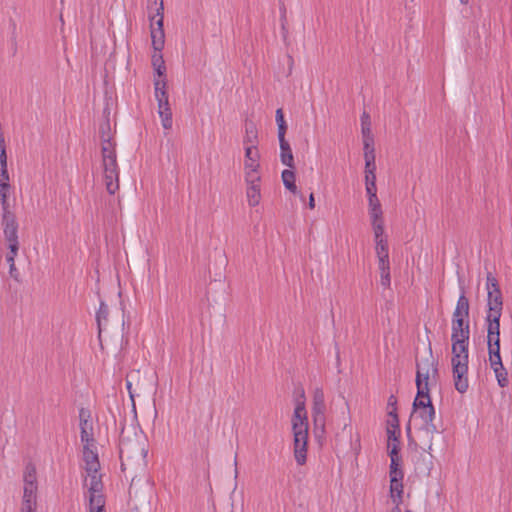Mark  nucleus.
<instances>
[{"label":"nucleus","mask_w":512,"mask_h":512,"mask_svg":"<svg viewBox=\"0 0 512 512\" xmlns=\"http://www.w3.org/2000/svg\"><path fill=\"white\" fill-rule=\"evenodd\" d=\"M376 184V174L365 173V185Z\"/></svg>","instance_id":"obj_54"},{"label":"nucleus","mask_w":512,"mask_h":512,"mask_svg":"<svg viewBox=\"0 0 512 512\" xmlns=\"http://www.w3.org/2000/svg\"><path fill=\"white\" fill-rule=\"evenodd\" d=\"M21 512H36V508H21Z\"/></svg>","instance_id":"obj_59"},{"label":"nucleus","mask_w":512,"mask_h":512,"mask_svg":"<svg viewBox=\"0 0 512 512\" xmlns=\"http://www.w3.org/2000/svg\"><path fill=\"white\" fill-rule=\"evenodd\" d=\"M238 475V470H237V467L235 468V476L237 477Z\"/></svg>","instance_id":"obj_64"},{"label":"nucleus","mask_w":512,"mask_h":512,"mask_svg":"<svg viewBox=\"0 0 512 512\" xmlns=\"http://www.w3.org/2000/svg\"><path fill=\"white\" fill-rule=\"evenodd\" d=\"M2 148H6L5 147V139H4L3 134H0V149H2Z\"/></svg>","instance_id":"obj_58"},{"label":"nucleus","mask_w":512,"mask_h":512,"mask_svg":"<svg viewBox=\"0 0 512 512\" xmlns=\"http://www.w3.org/2000/svg\"><path fill=\"white\" fill-rule=\"evenodd\" d=\"M376 171V164L375 162H365V173H369V174H372V173H375Z\"/></svg>","instance_id":"obj_53"},{"label":"nucleus","mask_w":512,"mask_h":512,"mask_svg":"<svg viewBox=\"0 0 512 512\" xmlns=\"http://www.w3.org/2000/svg\"><path fill=\"white\" fill-rule=\"evenodd\" d=\"M260 154L256 145L245 147V179H256V176H260L258 170Z\"/></svg>","instance_id":"obj_7"},{"label":"nucleus","mask_w":512,"mask_h":512,"mask_svg":"<svg viewBox=\"0 0 512 512\" xmlns=\"http://www.w3.org/2000/svg\"><path fill=\"white\" fill-rule=\"evenodd\" d=\"M363 149H364V159H365V162H367V161L375 162V149H374V145H370L369 148H365V146H364Z\"/></svg>","instance_id":"obj_44"},{"label":"nucleus","mask_w":512,"mask_h":512,"mask_svg":"<svg viewBox=\"0 0 512 512\" xmlns=\"http://www.w3.org/2000/svg\"><path fill=\"white\" fill-rule=\"evenodd\" d=\"M399 450L400 448L396 444L392 446L389 444V456L391 458L389 471L390 480L403 481L404 473L400 468L401 458L399 457Z\"/></svg>","instance_id":"obj_11"},{"label":"nucleus","mask_w":512,"mask_h":512,"mask_svg":"<svg viewBox=\"0 0 512 512\" xmlns=\"http://www.w3.org/2000/svg\"><path fill=\"white\" fill-rule=\"evenodd\" d=\"M380 282L384 288H389L391 284L390 270L380 271Z\"/></svg>","instance_id":"obj_42"},{"label":"nucleus","mask_w":512,"mask_h":512,"mask_svg":"<svg viewBox=\"0 0 512 512\" xmlns=\"http://www.w3.org/2000/svg\"><path fill=\"white\" fill-rule=\"evenodd\" d=\"M381 204L380 201L376 196L368 197V208H380Z\"/></svg>","instance_id":"obj_49"},{"label":"nucleus","mask_w":512,"mask_h":512,"mask_svg":"<svg viewBox=\"0 0 512 512\" xmlns=\"http://www.w3.org/2000/svg\"><path fill=\"white\" fill-rule=\"evenodd\" d=\"M282 181L286 189L291 191L294 194L298 193L297 186L295 184V173L292 170H284L282 172Z\"/></svg>","instance_id":"obj_33"},{"label":"nucleus","mask_w":512,"mask_h":512,"mask_svg":"<svg viewBox=\"0 0 512 512\" xmlns=\"http://www.w3.org/2000/svg\"><path fill=\"white\" fill-rule=\"evenodd\" d=\"M9 252L6 254V261L8 262L9 266L12 264H15V257L17 256L19 246H15V249L13 246H8Z\"/></svg>","instance_id":"obj_43"},{"label":"nucleus","mask_w":512,"mask_h":512,"mask_svg":"<svg viewBox=\"0 0 512 512\" xmlns=\"http://www.w3.org/2000/svg\"><path fill=\"white\" fill-rule=\"evenodd\" d=\"M325 396L322 388H315L313 392V407L312 413L315 424H324L325 421Z\"/></svg>","instance_id":"obj_10"},{"label":"nucleus","mask_w":512,"mask_h":512,"mask_svg":"<svg viewBox=\"0 0 512 512\" xmlns=\"http://www.w3.org/2000/svg\"><path fill=\"white\" fill-rule=\"evenodd\" d=\"M159 61H160V64H159V65H157V64H156V61H154V62H153V64H154V66L156 67V68H155V70H156L157 74H158L159 76H162V75L164 74V72H165L166 68H165V66H164V61H163V59H162V57H161V56L159 57Z\"/></svg>","instance_id":"obj_51"},{"label":"nucleus","mask_w":512,"mask_h":512,"mask_svg":"<svg viewBox=\"0 0 512 512\" xmlns=\"http://www.w3.org/2000/svg\"><path fill=\"white\" fill-rule=\"evenodd\" d=\"M374 240H375V251L378 258H388L389 252H388V242L387 239L384 237V232H380V234L377 236V234H374Z\"/></svg>","instance_id":"obj_26"},{"label":"nucleus","mask_w":512,"mask_h":512,"mask_svg":"<svg viewBox=\"0 0 512 512\" xmlns=\"http://www.w3.org/2000/svg\"><path fill=\"white\" fill-rule=\"evenodd\" d=\"M1 224L3 227V233L5 240L8 242V246H19L18 240V222L16 215L12 211H6L2 213Z\"/></svg>","instance_id":"obj_6"},{"label":"nucleus","mask_w":512,"mask_h":512,"mask_svg":"<svg viewBox=\"0 0 512 512\" xmlns=\"http://www.w3.org/2000/svg\"><path fill=\"white\" fill-rule=\"evenodd\" d=\"M469 300L462 293L457 301L456 308L453 312L452 320L461 319V321H469Z\"/></svg>","instance_id":"obj_19"},{"label":"nucleus","mask_w":512,"mask_h":512,"mask_svg":"<svg viewBox=\"0 0 512 512\" xmlns=\"http://www.w3.org/2000/svg\"><path fill=\"white\" fill-rule=\"evenodd\" d=\"M11 186H5V188L0 186V202H1V208L2 213L6 211H11L10 205L8 202V197L10 194Z\"/></svg>","instance_id":"obj_40"},{"label":"nucleus","mask_w":512,"mask_h":512,"mask_svg":"<svg viewBox=\"0 0 512 512\" xmlns=\"http://www.w3.org/2000/svg\"><path fill=\"white\" fill-rule=\"evenodd\" d=\"M294 457L298 465L307 460L308 423L304 403H298L293 414Z\"/></svg>","instance_id":"obj_3"},{"label":"nucleus","mask_w":512,"mask_h":512,"mask_svg":"<svg viewBox=\"0 0 512 512\" xmlns=\"http://www.w3.org/2000/svg\"><path fill=\"white\" fill-rule=\"evenodd\" d=\"M489 363L495 373L498 385L502 388L507 387L509 384L508 374L502 363L501 354L496 357H489Z\"/></svg>","instance_id":"obj_13"},{"label":"nucleus","mask_w":512,"mask_h":512,"mask_svg":"<svg viewBox=\"0 0 512 512\" xmlns=\"http://www.w3.org/2000/svg\"><path fill=\"white\" fill-rule=\"evenodd\" d=\"M416 385L428 383L430 372L437 374L438 370L436 367V361L432 356V349L429 346V356L416 364Z\"/></svg>","instance_id":"obj_8"},{"label":"nucleus","mask_w":512,"mask_h":512,"mask_svg":"<svg viewBox=\"0 0 512 512\" xmlns=\"http://www.w3.org/2000/svg\"><path fill=\"white\" fill-rule=\"evenodd\" d=\"M79 420H80V438L81 442L84 444L94 443L93 438V424L91 421V414L88 409L81 408L79 410Z\"/></svg>","instance_id":"obj_9"},{"label":"nucleus","mask_w":512,"mask_h":512,"mask_svg":"<svg viewBox=\"0 0 512 512\" xmlns=\"http://www.w3.org/2000/svg\"><path fill=\"white\" fill-rule=\"evenodd\" d=\"M108 314H109L108 306L104 302H100L99 309H98V311L96 313V320H97V324H98L99 337L101 336L102 331L107 326Z\"/></svg>","instance_id":"obj_30"},{"label":"nucleus","mask_w":512,"mask_h":512,"mask_svg":"<svg viewBox=\"0 0 512 512\" xmlns=\"http://www.w3.org/2000/svg\"><path fill=\"white\" fill-rule=\"evenodd\" d=\"M285 12H286V9L285 7L283 6L282 7V18L285 19Z\"/></svg>","instance_id":"obj_61"},{"label":"nucleus","mask_w":512,"mask_h":512,"mask_svg":"<svg viewBox=\"0 0 512 512\" xmlns=\"http://www.w3.org/2000/svg\"><path fill=\"white\" fill-rule=\"evenodd\" d=\"M378 267L380 271L390 270L389 257L388 258H378Z\"/></svg>","instance_id":"obj_47"},{"label":"nucleus","mask_w":512,"mask_h":512,"mask_svg":"<svg viewBox=\"0 0 512 512\" xmlns=\"http://www.w3.org/2000/svg\"><path fill=\"white\" fill-rule=\"evenodd\" d=\"M452 341V347L451 352L452 354H460L465 355L469 354V338H459V339H451Z\"/></svg>","instance_id":"obj_32"},{"label":"nucleus","mask_w":512,"mask_h":512,"mask_svg":"<svg viewBox=\"0 0 512 512\" xmlns=\"http://www.w3.org/2000/svg\"><path fill=\"white\" fill-rule=\"evenodd\" d=\"M452 374L455 389L461 394L467 392L469 388L468 368H459L458 371L456 368L452 369Z\"/></svg>","instance_id":"obj_16"},{"label":"nucleus","mask_w":512,"mask_h":512,"mask_svg":"<svg viewBox=\"0 0 512 512\" xmlns=\"http://www.w3.org/2000/svg\"><path fill=\"white\" fill-rule=\"evenodd\" d=\"M487 305V315L501 316L503 308L502 293L495 291L493 294H488Z\"/></svg>","instance_id":"obj_20"},{"label":"nucleus","mask_w":512,"mask_h":512,"mask_svg":"<svg viewBox=\"0 0 512 512\" xmlns=\"http://www.w3.org/2000/svg\"><path fill=\"white\" fill-rule=\"evenodd\" d=\"M487 346L489 357H496L500 354V332L487 333Z\"/></svg>","instance_id":"obj_27"},{"label":"nucleus","mask_w":512,"mask_h":512,"mask_svg":"<svg viewBox=\"0 0 512 512\" xmlns=\"http://www.w3.org/2000/svg\"><path fill=\"white\" fill-rule=\"evenodd\" d=\"M146 456L147 449L143 436L137 434L133 429H122L119 438V457L122 470L125 471L127 466L144 465Z\"/></svg>","instance_id":"obj_2"},{"label":"nucleus","mask_w":512,"mask_h":512,"mask_svg":"<svg viewBox=\"0 0 512 512\" xmlns=\"http://www.w3.org/2000/svg\"><path fill=\"white\" fill-rule=\"evenodd\" d=\"M390 494L396 507L402 502L403 483L400 480H390Z\"/></svg>","instance_id":"obj_31"},{"label":"nucleus","mask_w":512,"mask_h":512,"mask_svg":"<svg viewBox=\"0 0 512 512\" xmlns=\"http://www.w3.org/2000/svg\"><path fill=\"white\" fill-rule=\"evenodd\" d=\"M396 402H397L396 398L393 395H391L388 400V405L394 406V405H396Z\"/></svg>","instance_id":"obj_57"},{"label":"nucleus","mask_w":512,"mask_h":512,"mask_svg":"<svg viewBox=\"0 0 512 512\" xmlns=\"http://www.w3.org/2000/svg\"><path fill=\"white\" fill-rule=\"evenodd\" d=\"M152 45L156 51H161L165 44L164 29L155 28L154 23L150 24Z\"/></svg>","instance_id":"obj_25"},{"label":"nucleus","mask_w":512,"mask_h":512,"mask_svg":"<svg viewBox=\"0 0 512 512\" xmlns=\"http://www.w3.org/2000/svg\"><path fill=\"white\" fill-rule=\"evenodd\" d=\"M104 183L109 194L119 189V167L117 163L116 144H104L101 148Z\"/></svg>","instance_id":"obj_4"},{"label":"nucleus","mask_w":512,"mask_h":512,"mask_svg":"<svg viewBox=\"0 0 512 512\" xmlns=\"http://www.w3.org/2000/svg\"><path fill=\"white\" fill-rule=\"evenodd\" d=\"M366 192H367L368 197L376 196L377 195L376 194V192H377L376 184L366 185Z\"/></svg>","instance_id":"obj_55"},{"label":"nucleus","mask_w":512,"mask_h":512,"mask_svg":"<svg viewBox=\"0 0 512 512\" xmlns=\"http://www.w3.org/2000/svg\"><path fill=\"white\" fill-rule=\"evenodd\" d=\"M23 480L24 485H37L36 468L32 463L26 465Z\"/></svg>","instance_id":"obj_36"},{"label":"nucleus","mask_w":512,"mask_h":512,"mask_svg":"<svg viewBox=\"0 0 512 512\" xmlns=\"http://www.w3.org/2000/svg\"><path fill=\"white\" fill-rule=\"evenodd\" d=\"M9 274L15 281L20 282V272L16 268L15 264L9 266Z\"/></svg>","instance_id":"obj_48"},{"label":"nucleus","mask_w":512,"mask_h":512,"mask_svg":"<svg viewBox=\"0 0 512 512\" xmlns=\"http://www.w3.org/2000/svg\"><path fill=\"white\" fill-rule=\"evenodd\" d=\"M155 97L158 102V110L170 107L167 93V83L165 80H155Z\"/></svg>","instance_id":"obj_17"},{"label":"nucleus","mask_w":512,"mask_h":512,"mask_svg":"<svg viewBox=\"0 0 512 512\" xmlns=\"http://www.w3.org/2000/svg\"><path fill=\"white\" fill-rule=\"evenodd\" d=\"M486 289L488 294L501 292L497 279L490 272L487 274Z\"/></svg>","instance_id":"obj_41"},{"label":"nucleus","mask_w":512,"mask_h":512,"mask_svg":"<svg viewBox=\"0 0 512 512\" xmlns=\"http://www.w3.org/2000/svg\"><path fill=\"white\" fill-rule=\"evenodd\" d=\"M369 215L371 219V225L373 228L374 234L377 236L380 232H384V220H383V211L382 208H368Z\"/></svg>","instance_id":"obj_23"},{"label":"nucleus","mask_w":512,"mask_h":512,"mask_svg":"<svg viewBox=\"0 0 512 512\" xmlns=\"http://www.w3.org/2000/svg\"><path fill=\"white\" fill-rule=\"evenodd\" d=\"M469 363V354L460 355V354H452L451 365L452 369L458 371L459 368H468Z\"/></svg>","instance_id":"obj_37"},{"label":"nucleus","mask_w":512,"mask_h":512,"mask_svg":"<svg viewBox=\"0 0 512 512\" xmlns=\"http://www.w3.org/2000/svg\"><path fill=\"white\" fill-rule=\"evenodd\" d=\"M0 186H3L4 188L5 186H11L8 169L0 170Z\"/></svg>","instance_id":"obj_45"},{"label":"nucleus","mask_w":512,"mask_h":512,"mask_svg":"<svg viewBox=\"0 0 512 512\" xmlns=\"http://www.w3.org/2000/svg\"><path fill=\"white\" fill-rule=\"evenodd\" d=\"M155 6H156L155 14L149 17L150 21H151V23H154L155 28L164 29L163 28V21H164L163 0H160V2Z\"/></svg>","instance_id":"obj_35"},{"label":"nucleus","mask_w":512,"mask_h":512,"mask_svg":"<svg viewBox=\"0 0 512 512\" xmlns=\"http://www.w3.org/2000/svg\"><path fill=\"white\" fill-rule=\"evenodd\" d=\"M278 126V140H281V139H286L285 138V135H286V132H287V124L286 123H280Z\"/></svg>","instance_id":"obj_50"},{"label":"nucleus","mask_w":512,"mask_h":512,"mask_svg":"<svg viewBox=\"0 0 512 512\" xmlns=\"http://www.w3.org/2000/svg\"><path fill=\"white\" fill-rule=\"evenodd\" d=\"M417 417H420L423 421V424L420 428L421 432H423L427 438L428 442L426 447H423V450L430 453L432 450V438L433 435L438 432L437 427L433 424V419L435 417V409L434 407L426 408L423 410H419L414 412Z\"/></svg>","instance_id":"obj_5"},{"label":"nucleus","mask_w":512,"mask_h":512,"mask_svg":"<svg viewBox=\"0 0 512 512\" xmlns=\"http://www.w3.org/2000/svg\"><path fill=\"white\" fill-rule=\"evenodd\" d=\"M500 318L498 315H486L487 333L500 332Z\"/></svg>","instance_id":"obj_39"},{"label":"nucleus","mask_w":512,"mask_h":512,"mask_svg":"<svg viewBox=\"0 0 512 512\" xmlns=\"http://www.w3.org/2000/svg\"><path fill=\"white\" fill-rule=\"evenodd\" d=\"M160 2V0H150L151 5H157Z\"/></svg>","instance_id":"obj_60"},{"label":"nucleus","mask_w":512,"mask_h":512,"mask_svg":"<svg viewBox=\"0 0 512 512\" xmlns=\"http://www.w3.org/2000/svg\"><path fill=\"white\" fill-rule=\"evenodd\" d=\"M416 386L417 395L413 402V412L434 407L429 396L428 383L424 382V384H418Z\"/></svg>","instance_id":"obj_12"},{"label":"nucleus","mask_w":512,"mask_h":512,"mask_svg":"<svg viewBox=\"0 0 512 512\" xmlns=\"http://www.w3.org/2000/svg\"><path fill=\"white\" fill-rule=\"evenodd\" d=\"M275 118H276V123L277 125H279L280 123H286L285 119H284V114H283V110L282 108H278L276 110V115H275Z\"/></svg>","instance_id":"obj_52"},{"label":"nucleus","mask_w":512,"mask_h":512,"mask_svg":"<svg viewBox=\"0 0 512 512\" xmlns=\"http://www.w3.org/2000/svg\"><path fill=\"white\" fill-rule=\"evenodd\" d=\"M460 2H461L462 4H467V3H468V0H460Z\"/></svg>","instance_id":"obj_63"},{"label":"nucleus","mask_w":512,"mask_h":512,"mask_svg":"<svg viewBox=\"0 0 512 512\" xmlns=\"http://www.w3.org/2000/svg\"><path fill=\"white\" fill-rule=\"evenodd\" d=\"M37 485H24L21 508H36Z\"/></svg>","instance_id":"obj_24"},{"label":"nucleus","mask_w":512,"mask_h":512,"mask_svg":"<svg viewBox=\"0 0 512 512\" xmlns=\"http://www.w3.org/2000/svg\"><path fill=\"white\" fill-rule=\"evenodd\" d=\"M451 339L470 338L469 321H461V319L452 320Z\"/></svg>","instance_id":"obj_21"},{"label":"nucleus","mask_w":512,"mask_h":512,"mask_svg":"<svg viewBox=\"0 0 512 512\" xmlns=\"http://www.w3.org/2000/svg\"><path fill=\"white\" fill-rule=\"evenodd\" d=\"M99 133L101 139V148L104 147V144L106 143L116 144L111 135V127L108 120L100 125Z\"/></svg>","instance_id":"obj_34"},{"label":"nucleus","mask_w":512,"mask_h":512,"mask_svg":"<svg viewBox=\"0 0 512 512\" xmlns=\"http://www.w3.org/2000/svg\"><path fill=\"white\" fill-rule=\"evenodd\" d=\"M158 114L161 118L162 126L164 129L169 130L172 128V111L171 108H163L158 110Z\"/></svg>","instance_id":"obj_38"},{"label":"nucleus","mask_w":512,"mask_h":512,"mask_svg":"<svg viewBox=\"0 0 512 512\" xmlns=\"http://www.w3.org/2000/svg\"><path fill=\"white\" fill-rule=\"evenodd\" d=\"M93 446V443L84 444L83 446L85 470L90 478L88 484L89 510L90 512H105V498L102 493L103 483L101 475L98 474L100 463L96 450L92 449Z\"/></svg>","instance_id":"obj_1"},{"label":"nucleus","mask_w":512,"mask_h":512,"mask_svg":"<svg viewBox=\"0 0 512 512\" xmlns=\"http://www.w3.org/2000/svg\"><path fill=\"white\" fill-rule=\"evenodd\" d=\"M260 176H256L255 180L245 179L247 183L246 196L248 200V204L252 207L257 206L261 200L260 193Z\"/></svg>","instance_id":"obj_14"},{"label":"nucleus","mask_w":512,"mask_h":512,"mask_svg":"<svg viewBox=\"0 0 512 512\" xmlns=\"http://www.w3.org/2000/svg\"><path fill=\"white\" fill-rule=\"evenodd\" d=\"M280 145V160L283 165L294 168V156L292 153L291 146L286 139L279 140Z\"/></svg>","instance_id":"obj_22"},{"label":"nucleus","mask_w":512,"mask_h":512,"mask_svg":"<svg viewBox=\"0 0 512 512\" xmlns=\"http://www.w3.org/2000/svg\"><path fill=\"white\" fill-rule=\"evenodd\" d=\"M389 415L393 417L395 423H393L391 425L392 426L391 428L387 429L388 445L390 444L392 446L393 444H396L399 447L398 437H399L400 431H399V424H398V422H399L398 415L396 412H390Z\"/></svg>","instance_id":"obj_29"},{"label":"nucleus","mask_w":512,"mask_h":512,"mask_svg":"<svg viewBox=\"0 0 512 512\" xmlns=\"http://www.w3.org/2000/svg\"><path fill=\"white\" fill-rule=\"evenodd\" d=\"M361 133L363 137V146H365V148H369L370 145H374L370 115L366 111H364L361 116Z\"/></svg>","instance_id":"obj_18"},{"label":"nucleus","mask_w":512,"mask_h":512,"mask_svg":"<svg viewBox=\"0 0 512 512\" xmlns=\"http://www.w3.org/2000/svg\"><path fill=\"white\" fill-rule=\"evenodd\" d=\"M2 169H8L6 148L0 149V170Z\"/></svg>","instance_id":"obj_46"},{"label":"nucleus","mask_w":512,"mask_h":512,"mask_svg":"<svg viewBox=\"0 0 512 512\" xmlns=\"http://www.w3.org/2000/svg\"><path fill=\"white\" fill-rule=\"evenodd\" d=\"M391 512H401L400 508L399 507H395L392 509Z\"/></svg>","instance_id":"obj_62"},{"label":"nucleus","mask_w":512,"mask_h":512,"mask_svg":"<svg viewBox=\"0 0 512 512\" xmlns=\"http://www.w3.org/2000/svg\"><path fill=\"white\" fill-rule=\"evenodd\" d=\"M126 389L129 392L130 399L134 404L135 392L141 389L142 375L140 370H132L126 375Z\"/></svg>","instance_id":"obj_15"},{"label":"nucleus","mask_w":512,"mask_h":512,"mask_svg":"<svg viewBox=\"0 0 512 512\" xmlns=\"http://www.w3.org/2000/svg\"><path fill=\"white\" fill-rule=\"evenodd\" d=\"M258 143V132L256 129L255 124L252 121L245 123V137H244V144L246 146H257Z\"/></svg>","instance_id":"obj_28"},{"label":"nucleus","mask_w":512,"mask_h":512,"mask_svg":"<svg viewBox=\"0 0 512 512\" xmlns=\"http://www.w3.org/2000/svg\"><path fill=\"white\" fill-rule=\"evenodd\" d=\"M308 206H309L310 209H314L315 208V200H314L313 193H311L310 196H309Z\"/></svg>","instance_id":"obj_56"}]
</instances>
